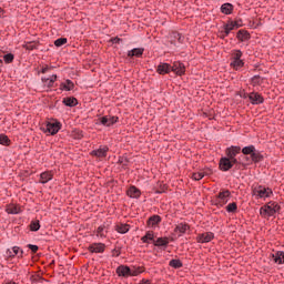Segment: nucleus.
Returning a JSON list of instances; mask_svg holds the SVG:
<instances>
[{"label":"nucleus","instance_id":"31","mask_svg":"<svg viewBox=\"0 0 284 284\" xmlns=\"http://www.w3.org/2000/svg\"><path fill=\"white\" fill-rule=\"evenodd\" d=\"M190 230V225L180 223L175 227V232H180V234H185Z\"/></svg>","mask_w":284,"mask_h":284},{"label":"nucleus","instance_id":"11","mask_svg":"<svg viewBox=\"0 0 284 284\" xmlns=\"http://www.w3.org/2000/svg\"><path fill=\"white\" fill-rule=\"evenodd\" d=\"M156 72L158 74H170V72H172V65H170L169 63L165 62H161L158 67H156Z\"/></svg>","mask_w":284,"mask_h":284},{"label":"nucleus","instance_id":"20","mask_svg":"<svg viewBox=\"0 0 284 284\" xmlns=\"http://www.w3.org/2000/svg\"><path fill=\"white\" fill-rule=\"evenodd\" d=\"M126 193L131 199H139L141 196V191L136 186H131Z\"/></svg>","mask_w":284,"mask_h":284},{"label":"nucleus","instance_id":"26","mask_svg":"<svg viewBox=\"0 0 284 284\" xmlns=\"http://www.w3.org/2000/svg\"><path fill=\"white\" fill-rule=\"evenodd\" d=\"M251 161L252 163H261V161H263V155L255 149L253 154H251Z\"/></svg>","mask_w":284,"mask_h":284},{"label":"nucleus","instance_id":"38","mask_svg":"<svg viewBox=\"0 0 284 284\" xmlns=\"http://www.w3.org/2000/svg\"><path fill=\"white\" fill-rule=\"evenodd\" d=\"M139 274H143V267H130V276H139Z\"/></svg>","mask_w":284,"mask_h":284},{"label":"nucleus","instance_id":"2","mask_svg":"<svg viewBox=\"0 0 284 284\" xmlns=\"http://www.w3.org/2000/svg\"><path fill=\"white\" fill-rule=\"evenodd\" d=\"M243 52L241 50H233L231 54V68L234 70H241L245 62L243 61Z\"/></svg>","mask_w":284,"mask_h":284},{"label":"nucleus","instance_id":"47","mask_svg":"<svg viewBox=\"0 0 284 284\" xmlns=\"http://www.w3.org/2000/svg\"><path fill=\"white\" fill-rule=\"evenodd\" d=\"M26 50H34L37 49V43L34 42H28L26 45H24Z\"/></svg>","mask_w":284,"mask_h":284},{"label":"nucleus","instance_id":"29","mask_svg":"<svg viewBox=\"0 0 284 284\" xmlns=\"http://www.w3.org/2000/svg\"><path fill=\"white\" fill-rule=\"evenodd\" d=\"M6 212L8 214H19V212H21V209H19V206L14 204H9L6 209Z\"/></svg>","mask_w":284,"mask_h":284},{"label":"nucleus","instance_id":"33","mask_svg":"<svg viewBox=\"0 0 284 284\" xmlns=\"http://www.w3.org/2000/svg\"><path fill=\"white\" fill-rule=\"evenodd\" d=\"M64 105H68V108H74L77 105L78 101L77 98H65L63 100Z\"/></svg>","mask_w":284,"mask_h":284},{"label":"nucleus","instance_id":"35","mask_svg":"<svg viewBox=\"0 0 284 284\" xmlns=\"http://www.w3.org/2000/svg\"><path fill=\"white\" fill-rule=\"evenodd\" d=\"M143 55V49L136 48L129 51L128 57H142Z\"/></svg>","mask_w":284,"mask_h":284},{"label":"nucleus","instance_id":"21","mask_svg":"<svg viewBox=\"0 0 284 284\" xmlns=\"http://www.w3.org/2000/svg\"><path fill=\"white\" fill-rule=\"evenodd\" d=\"M52 172L47 171L40 174V183L45 184L50 181H52Z\"/></svg>","mask_w":284,"mask_h":284},{"label":"nucleus","instance_id":"17","mask_svg":"<svg viewBox=\"0 0 284 284\" xmlns=\"http://www.w3.org/2000/svg\"><path fill=\"white\" fill-rule=\"evenodd\" d=\"M41 81L44 88H53L57 82V74H53L50 78H42Z\"/></svg>","mask_w":284,"mask_h":284},{"label":"nucleus","instance_id":"4","mask_svg":"<svg viewBox=\"0 0 284 284\" xmlns=\"http://www.w3.org/2000/svg\"><path fill=\"white\" fill-rule=\"evenodd\" d=\"M230 191H222L217 194L215 203L216 205H219L220 207H223V205H226L227 201H230Z\"/></svg>","mask_w":284,"mask_h":284},{"label":"nucleus","instance_id":"12","mask_svg":"<svg viewBox=\"0 0 284 284\" xmlns=\"http://www.w3.org/2000/svg\"><path fill=\"white\" fill-rule=\"evenodd\" d=\"M248 99L252 103V105H261L263 103L264 99L263 95L256 92H252L248 94Z\"/></svg>","mask_w":284,"mask_h":284},{"label":"nucleus","instance_id":"43","mask_svg":"<svg viewBox=\"0 0 284 284\" xmlns=\"http://www.w3.org/2000/svg\"><path fill=\"white\" fill-rule=\"evenodd\" d=\"M0 145H10V139H8L7 135L1 134L0 135Z\"/></svg>","mask_w":284,"mask_h":284},{"label":"nucleus","instance_id":"49","mask_svg":"<svg viewBox=\"0 0 284 284\" xmlns=\"http://www.w3.org/2000/svg\"><path fill=\"white\" fill-rule=\"evenodd\" d=\"M50 70H52V67L45 65L42 68L41 72H42V74H45L47 72H50Z\"/></svg>","mask_w":284,"mask_h":284},{"label":"nucleus","instance_id":"27","mask_svg":"<svg viewBox=\"0 0 284 284\" xmlns=\"http://www.w3.org/2000/svg\"><path fill=\"white\" fill-rule=\"evenodd\" d=\"M240 165L242 168H247V165H252V155L251 156L244 155L240 158Z\"/></svg>","mask_w":284,"mask_h":284},{"label":"nucleus","instance_id":"16","mask_svg":"<svg viewBox=\"0 0 284 284\" xmlns=\"http://www.w3.org/2000/svg\"><path fill=\"white\" fill-rule=\"evenodd\" d=\"M118 276H123V278L130 277V267L126 265H120L116 268Z\"/></svg>","mask_w":284,"mask_h":284},{"label":"nucleus","instance_id":"19","mask_svg":"<svg viewBox=\"0 0 284 284\" xmlns=\"http://www.w3.org/2000/svg\"><path fill=\"white\" fill-rule=\"evenodd\" d=\"M155 247H168L170 240L168 237H159L156 241H153Z\"/></svg>","mask_w":284,"mask_h":284},{"label":"nucleus","instance_id":"34","mask_svg":"<svg viewBox=\"0 0 284 284\" xmlns=\"http://www.w3.org/2000/svg\"><path fill=\"white\" fill-rule=\"evenodd\" d=\"M237 39L240 41H247V39H250V33L247 31H244V30H240L237 32Z\"/></svg>","mask_w":284,"mask_h":284},{"label":"nucleus","instance_id":"40","mask_svg":"<svg viewBox=\"0 0 284 284\" xmlns=\"http://www.w3.org/2000/svg\"><path fill=\"white\" fill-rule=\"evenodd\" d=\"M65 43H68V38H60L54 41L57 48H61V45H65Z\"/></svg>","mask_w":284,"mask_h":284},{"label":"nucleus","instance_id":"53","mask_svg":"<svg viewBox=\"0 0 284 284\" xmlns=\"http://www.w3.org/2000/svg\"><path fill=\"white\" fill-rule=\"evenodd\" d=\"M2 68H3V60H0V72Z\"/></svg>","mask_w":284,"mask_h":284},{"label":"nucleus","instance_id":"9","mask_svg":"<svg viewBox=\"0 0 284 284\" xmlns=\"http://www.w3.org/2000/svg\"><path fill=\"white\" fill-rule=\"evenodd\" d=\"M109 150L110 149L108 146H100L98 150H93L91 154L92 156H97V159H105Z\"/></svg>","mask_w":284,"mask_h":284},{"label":"nucleus","instance_id":"15","mask_svg":"<svg viewBox=\"0 0 284 284\" xmlns=\"http://www.w3.org/2000/svg\"><path fill=\"white\" fill-rule=\"evenodd\" d=\"M237 154H241V146H230L226 149L227 159H234Z\"/></svg>","mask_w":284,"mask_h":284},{"label":"nucleus","instance_id":"45","mask_svg":"<svg viewBox=\"0 0 284 284\" xmlns=\"http://www.w3.org/2000/svg\"><path fill=\"white\" fill-rule=\"evenodd\" d=\"M237 209H239V206L236 205L235 202L230 203V204L226 206V211H227V212H236Z\"/></svg>","mask_w":284,"mask_h":284},{"label":"nucleus","instance_id":"3","mask_svg":"<svg viewBox=\"0 0 284 284\" xmlns=\"http://www.w3.org/2000/svg\"><path fill=\"white\" fill-rule=\"evenodd\" d=\"M273 195H274V192L270 187L258 185L253 189V196L257 199H270Z\"/></svg>","mask_w":284,"mask_h":284},{"label":"nucleus","instance_id":"8","mask_svg":"<svg viewBox=\"0 0 284 284\" xmlns=\"http://www.w3.org/2000/svg\"><path fill=\"white\" fill-rule=\"evenodd\" d=\"M61 130V123L59 122H49L45 126V132H49V134H57Z\"/></svg>","mask_w":284,"mask_h":284},{"label":"nucleus","instance_id":"39","mask_svg":"<svg viewBox=\"0 0 284 284\" xmlns=\"http://www.w3.org/2000/svg\"><path fill=\"white\" fill-rule=\"evenodd\" d=\"M171 41H179L180 43L183 42V38L181 37V33L176 32V31H173L171 33Z\"/></svg>","mask_w":284,"mask_h":284},{"label":"nucleus","instance_id":"46","mask_svg":"<svg viewBox=\"0 0 284 284\" xmlns=\"http://www.w3.org/2000/svg\"><path fill=\"white\" fill-rule=\"evenodd\" d=\"M203 176H205V174L203 172H199V173H193L192 174V179L194 181H201V179H203Z\"/></svg>","mask_w":284,"mask_h":284},{"label":"nucleus","instance_id":"10","mask_svg":"<svg viewBox=\"0 0 284 284\" xmlns=\"http://www.w3.org/2000/svg\"><path fill=\"white\" fill-rule=\"evenodd\" d=\"M212 239H214V233L212 232L200 233L196 236L197 243H210Z\"/></svg>","mask_w":284,"mask_h":284},{"label":"nucleus","instance_id":"52","mask_svg":"<svg viewBox=\"0 0 284 284\" xmlns=\"http://www.w3.org/2000/svg\"><path fill=\"white\" fill-rule=\"evenodd\" d=\"M233 23H236V24H235V29H236V28H241V23H239V21H234Z\"/></svg>","mask_w":284,"mask_h":284},{"label":"nucleus","instance_id":"23","mask_svg":"<svg viewBox=\"0 0 284 284\" xmlns=\"http://www.w3.org/2000/svg\"><path fill=\"white\" fill-rule=\"evenodd\" d=\"M234 6L232 3H224L221 6V12L223 14H232Z\"/></svg>","mask_w":284,"mask_h":284},{"label":"nucleus","instance_id":"54","mask_svg":"<svg viewBox=\"0 0 284 284\" xmlns=\"http://www.w3.org/2000/svg\"><path fill=\"white\" fill-rule=\"evenodd\" d=\"M0 17H3V9L0 8Z\"/></svg>","mask_w":284,"mask_h":284},{"label":"nucleus","instance_id":"22","mask_svg":"<svg viewBox=\"0 0 284 284\" xmlns=\"http://www.w3.org/2000/svg\"><path fill=\"white\" fill-rule=\"evenodd\" d=\"M232 30H236V22L231 21V22L224 24V34H225V37H229L230 32H232Z\"/></svg>","mask_w":284,"mask_h":284},{"label":"nucleus","instance_id":"41","mask_svg":"<svg viewBox=\"0 0 284 284\" xmlns=\"http://www.w3.org/2000/svg\"><path fill=\"white\" fill-rule=\"evenodd\" d=\"M30 227L32 232H39L41 224H39V221H32Z\"/></svg>","mask_w":284,"mask_h":284},{"label":"nucleus","instance_id":"14","mask_svg":"<svg viewBox=\"0 0 284 284\" xmlns=\"http://www.w3.org/2000/svg\"><path fill=\"white\" fill-rule=\"evenodd\" d=\"M18 254H20V256H23V251H21L19 246H13L6 252V256H8V258H14V256H18Z\"/></svg>","mask_w":284,"mask_h":284},{"label":"nucleus","instance_id":"24","mask_svg":"<svg viewBox=\"0 0 284 284\" xmlns=\"http://www.w3.org/2000/svg\"><path fill=\"white\" fill-rule=\"evenodd\" d=\"M161 223V216L153 215L148 220V225L150 227H155V225H159Z\"/></svg>","mask_w":284,"mask_h":284},{"label":"nucleus","instance_id":"44","mask_svg":"<svg viewBox=\"0 0 284 284\" xmlns=\"http://www.w3.org/2000/svg\"><path fill=\"white\" fill-rule=\"evenodd\" d=\"M97 232H98V236H100L101 239H105V232L106 231H105V226L104 225L99 226Z\"/></svg>","mask_w":284,"mask_h":284},{"label":"nucleus","instance_id":"5","mask_svg":"<svg viewBox=\"0 0 284 284\" xmlns=\"http://www.w3.org/2000/svg\"><path fill=\"white\" fill-rule=\"evenodd\" d=\"M98 121L101 125H104V128H111V125H114V123L119 121V118L112 115H104L102 118H99Z\"/></svg>","mask_w":284,"mask_h":284},{"label":"nucleus","instance_id":"37","mask_svg":"<svg viewBox=\"0 0 284 284\" xmlns=\"http://www.w3.org/2000/svg\"><path fill=\"white\" fill-rule=\"evenodd\" d=\"M142 243H150V241H154V232H146V234L141 239Z\"/></svg>","mask_w":284,"mask_h":284},{"label":"nucleus","instance_id":"25","mask_svg":"<svg viewBox=\"0 0 284 284\" xmlns=\"http://www.w3.org/2000/svg\"><path fill=\"white\" fill-rule=\"evenodd\" d=\"M115 230L119 232V234H128L130 232V226L128 224H116Z\"/></svg>","mask_w":284,"mask_h":284},{"label":"nucleus","instance_id":"7","mask_svg":"<svg viewBox=\"0 0 284 284\" xmlns=\"http://www.w3.org/2000/svg\"><path fill=\"white\" fill-rule=\"evenodd\" d=\"M171 72H174L178 77H183V74H185V64L179 61L173 62V65H171Z\"/></svg>","mask_w":284,"mask_h":284},{"label":"nucleus","instance_id":"28","mask_svg":"<svg viewBox=\"0 0 284 284\" xmlns=\"http://www.w3.org/2000/svg\"><path fill=\"white\" fill-rule=\"evenodd\" d=\"M255 151H256V148L254 145H248L242 149V154H244L245 156L247 155L252 156Z\"/></svg>","mask_w":284,"mask_h":284},{"label":"nucleus","instance_id":"48","mask_svg":"<svg viewBox=\"0 0 284 284\" xmlns=\"http://www.w3.org/2000/svg\"><path fill=\"white\" fill-rule=\"evenodd\" d=\"M28 247L29 250H31V252H33V254H37V252H39V246L34 244H29Z\"/></svg>","mask_w":284,"mask_h":284},{"label":"nucleus","instance_id":"42","mask_svg":"<svg viewBox=\"0 0 284 284\" xmlns=\"http://www.w3.org/2000/svg\"><path fill=\"white\" fill-rule=\"evenodd\" d=\"M3 61H4V63H12V61H14V54H12V53L4 54Z\"/></svg>","mask_w":284,"mask_h":284},{"label":"nucleus","instance_id":"51","mask_svg":"<svg viewBox=\"0 0 284 284\" xmlns=\"http://www.w3.org/2000/svg\"><path fill=\"white\" fill-rule=\"evenodd\" d=\"M225 37H227V36H225V30H224V31H221V38H222V39H225Z\"/></svg>","mask_w":284,"mask_h":284},{"label":"nucleus","instance_id":"13","mask_svg":"<svg viewBox=\"0 0 284 284\" xmlns=\"http://www.w3.org/2000/svg\"><path fill=\"white\" fill-rule=\"evenodd\" d=\"M220 170L222 172H229V170H232V162L230 161V158H222L220 160Z\"/></svg>","mask_w":284,"mask_h":284},{"label":"nucleus","instance_id":"50","mask_svg":"<svg viewBox=\"0 0 284 284\" xmlns=\"http://www.w3.org/2000/svg\"><path fill=\"white\" fill-rule=\"evenodd\" d=\"M242 99H250V93H243L241 94Z\"/></svg>","mask_w":284,"mask_h":284},{"label":"nucleus","instance_id":"32","mask_svg":"<svg viewBox=\"0 0 284 284\" xmlns=\"http://www.w3.org/2000/svg\"><path fill=\"white\" fill-rule=\"evenodd\" d=\"M170 267H173L174 270H181L183 267V262L181 260H171L169 262Z\"/></svg>","mask_w":284,"mask_h":284},{"label":"nucleus","instance_id":"36","mask_svg":"<svg viewBox=\"0 0 284 284\" xmlns=\"http://www.w3.org/2000/svg\"><path fill=\"white\" fill-rule=\"evenodd\" d=\"M229 161L231 162V168H234V165H236L237 170H241V168H243L241 165V158L236 159V158H229Z\"/></svg>","mask_w":284,"mask_h":284},{"label":"nucleus","instance_id":"1","mask_svg":"<svg viewBox=\"0 0 284 284\" xmlns=\"http://www.w3.org/2000/svg\"><path fill=\"white\" fill-rule=\"evenodd\" d=\"M276 212H281V205L276 202H268L264 206L260 209V214L263 216V219H267L270 216H274Z\"/></svg>","mask_w":284,"mask_h":284},{"label":"nucleus","instance_id":"18","mask_svg":"<svg viewBox=\"0 0 284 284\" xmlns=\"http://www.w3.org/2000/svg\"><path fill=\"white\" fill-rule=\"evenodd\" d=\"M272 258L274 263H277V265H284V252L277 251L276 253L272 254Z\"/></svg>","mask_w":284,"mask_h":284},{"label":"nucleus","instance_id":"6","mask_svg":"<svg viewBox=\"0 0 284 284\" xmlns=\"http://www.w3.org/2000/svg\"><path fill=\"white\" fill-rule=\"evenodd\" d=\"M89 252L92 254H103L105 252V244L103 243H92L88 247Z\"/></svg>","mask_w":284,"mask_h":284},{"label":"nucleus","instance_id":"30","mask_svg":"<svg viewBox=\"0 0 284 284\" xmlns=\"http://www.w3.org/2000/svg\"><path fill=\"white\" fill-rule=\"evenodd\" d=\"M61 88L67 92H70V90H74V82L71 80H65V82L61 84Z\"/></svg>","mask_w":284,"mask_h":284}]
</instances>
